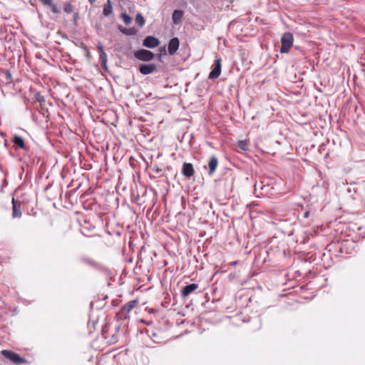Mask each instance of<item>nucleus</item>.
Segmentation results:
<instances>
[{
    "instance_id": "obj_1",
    "label": "nucleus",
    "mask_w": 365,
    "mask_h": 365,
    "mask_svg": "<svg viewBox=\"0 0 365 365\" xmlns=\"http://www.w3.org/2000/svg\"><path fill=\"white\" fill-rule=\"evenodd\" d=\"M294 37L290 32L284 33L281 38V53H288L293 46Z\"/></svg>"
},
{
    "instance_id": "obj_2",
    "label": "nucleus",
    "mask_w": 365,
    "mask_h": 365,
    "mask_svg": "<svg viewBox=\"0 0 365 365\" xmlns=\"http://www.w3.org/2000/svg\"><path fill=\"white\" fill-rule=\"evenodd\" d=\"M1 354L6 359L16 364H21L26 362V360L10 350H2Z\"/></svg>"
},
{
    "instance_id": "obj_3",
    "label": "nucleus",
    "mask_w": 365,
    "mask_h": 365,
    "mask_svg": "<svg viewBox=\"0 0 365 365\" xmlns=\"http://www.w3.org/2000/svg\"><path fill=\"white\" fill-rule=\"evenodd\" d=\"M134 56L135 58L140 61H149L154 58V53L148 50L140 49L135 52Z\"/></svg>"
},
{
    "instance_id": "obj_4",
    "label": "nucleus",
    "mask_w": 365,
    "mask_h": 365,
    "mask_svg": "<svg viewBox=\"0 0 365 365\" xmlns=\"http://www.w3.org/2000/svg\"><path fill=\"white\" fill-rule=\"evenodd\" d=\"M22 216V202L20 200L12 198V217L20 218Z\"/></svg>"
},
{
    "instance_id": "obj_5",
    "label": "nucleus",
    "mask_w": 365,
    "mask_h": 365,
    "mask_svg": "<svg viewBox=\"0 0 365 365\" xmlns=\"http://www.w3.org/2000/svg\"><path fill=\"white\" fill-rule=\"evenodd\" d=\"M221 59L217 58L215 61V67L210 71L209 74L210 79H215L217 78L221 73Z\"/></svg>"
},
{
    "instance_id": "obj_6",
    "label": "nucleus",
    "mask_w": 365,
    "mask_h": 365,
    "mask_svg": "<svg viewBox=\"0 0 365 365\" xmlns=\"http://www.w3.org/2000/svg\"><path fill=\"white\" fill-rule=\"evenodd\" d=\"M160 44V41L154 36H147L145 38L143 42V45L147 48H153L158 46Z\"/></svg>"
},
{
    "instance_id": "obj_7",
    "label": "nucleus",
    "mask_w": 365,
    "mask_h": 365,
    "mask_svg": "<svg viewBox=\"0 0 365 365\" xmlns=\"http://www.w3.org/2000/svg\"><path fill=\"white\" fill-rule=\"evenodd\" d=\"M199 285L197 284L193 283L190 284L186 286H185L180 292L181 297L182 298H185L188 297L191 293L195 292L197 289H198Z\"/></svg>"
},
{
    "instance_id": "obj_8",
    "label": "nucleus",
    "mask_w": 365,
    "mask_h": 365,
    "mask_svg": "<svg viewBox=\"0 0 365 365\" xmlns=\"http://www.w3.org/2000/svg\"><path fill=\"white\" fill-rule=\"evenodd\" d=\"M180 46L179 39L177 37H174L169 41L168 43V53L170 55H174L178 50Z\"/></svg>"
},
{
    "instance_id": "obj_9",
    "label": "nucleus",
    "mask_w": 365,
    "mask_h": 365,
    "mask_svg": "<svg viewBox=\"0 0 365 365\" xmlns=\"http://www.w3.org/2000/svg\"><path fill=\"white\" fill-rule=\"evenodd\" d=\"M156 69V66L153 63L151 64H140L139 66V71L143 75L152 73Z\"/></svg>"
},
{
    "instance_id": "obj_10",
    "label": "nucleus",
    "mask_w": 365,
    "mask_h": 365,
    "mask_svg": "<svg viewBox=\"0 0 365 365\" xmlns=\"http://www.w3.org/2000/svg\"><path fill=\"white\" fill-rule=\"evenodd\" d=\"M194 173L195 170L192 163H184L182 169V174L187 178H190L194 175Z\"/></svg>"
},
{
    "instance_id": "obj_11",
    "label": "nucleus",
    "mask_w": 365,
    "mask_h": 365,
    "mask_svg": "<svg viewBox=\"0 0 365 365\" xmlns=\"http://www.w3.org/2000/svg\"><path fill=\"white\" fill-rule=\"evenodd\" d=\"M218 166V160L215 156H212L208 162L209 175H212Z\"/></svg>"
},
{
    "instance_id": "obj_12",
    "label": "nucleus",
    "mask_w": 365,
    "mask_h": 365,
    "mask_svg": "<svg viewBox=\"0 0 365 365\" xmlns=\"http://www.w3.org/2000/svg\"><path fill=\"white\" fill-rule=\"evenodd\" d=\"M98 51L99 52L101 65L105 69H106L107 56L106 52L104 51L103 46L101 44H99L98 46Z\"/></svg>"
},
{
    "instance_id": "obj_13",
    "label": "nucleus",
    "mask_w": 365,
    "mask_h": 365,
    "mask_svg": "<svg viewBox=\"0 0 365 365\" xmlns=\"http://www.w3.org/2000/svg\"><path fill=\"white\" fill-rule=\"evenodd\" d=\"M12 142L14 143V146H16V148H19L23 150L26 149V145L24 140L22 137L15 135L14 136Z\"/></svg>"
},
{
    "instance_id": "obj_14",
    "label": "nucleus",
    "mask_w": 365,
    "mask_h": 365,
    "mask_svg": "<svg viewBox=\"0 0 365 365\" xmlns=\"http://www.w3.org/2000/svg\"><path fill=\"white\" fill-rule=\"evenodd\" d=\"M113 13V6L110 0H107L103 6V14L104 16H108Z\"/></svg>"
},
{
    "instance_id": "obj_15",
    "label": "nucleus",
    "mask_w": 365,
    "mask_h": 365,
    "mask_svg": "<svg viewBox=\"0 0 365 365\" xmlns=\"http://www.w3.org/2000/svg\"><path fill=\"white\" fill-rule=\"evenodd\" d=\"M183 16V11L182 10H175L173 13L172 19L174 24H178L180 22Z\"/></svg>"
},
{
    "instance_id": "obj_16",
    "label": "nucleus",
    "mask_w": 365,
    "mask_h": 365,
    "mask_svg": "<svg viewBox=\"0 0 365 365\" xmlns=\"http://www.w3.org/2000/svg\"><path fill=\"white\" fill-rule=\"evenodd\" d=\"M116 318L118 320H127L130 318V313L121 308L120 310L116 314Z\"/></svg>"
},
{
    "instance_id": "obj_17",
    "label": "nucleus",
    "mask_w": 365,
    "mask_h": 365,
    "mask_svg": "<svg viewBox=\"0 0 365 365\" xmlns=\"http://www.w3.org/2000/svg\"><path fill=\"white\" fill-rule=\"evenodd\" d=\"M81 261L83 263L86 264L88 266L92 267H97V266H98V263L94 259H93L88 257H86V256L81 257Z\"/></svg>"
},
{
    "instance_id": "obj_18",
    "label": "nucleus",
    "mask_w": 365,
    "mask_h": 365,
    "mask_svg": "<svg viewBox=\"0 0 365 365\" xmlns=\"http://www.w3.org/2000/svg\"><path fill=\"white\" fill-rule=\"evenodd\" d=\"M118 29L122 32L123 34L128 35V36H132L135 35L137 34V30L135 28H129L126 29L122 26H119Z\"/></svg>"
},
{
    "instance_id": "obj_19",
    "label": "nucleus",
    "mask_w": 365,
    "mask_h": 365,
    "mask_svg": "<svg viewBox=\"0 0 365 365\" xmlns=\"http://www.w3.org/2000/svg\"><path fill=\"white\" fill-rule=\"evenodd\" d=\"M76 220L78 222L79 226L81 227H86V225L89 224L88 220L79 213L76 214Z\"/></svg>"
},
{
    "instance_id": "obj_20",
    "label": "nucleus",
    "mask_w": 365,
    "mask_h": 365,
    "mask_svg": "<svg viewBox=\"0 0 365 365\" xmlns=\"http://www.w3.org/2000/svg\"><path fill=\"white\" fill-rule=\"evenodd\" d=\"M249 140H240L237 141V147L242 151H247L249 149Z\"/></svg>"
},
{
    "instance_id": "obj_21",
    "label": "nucleus",
    "mask_w": 365,
    "mask_h": 365,
    "mask_svg": "<svg viewBox=\"0 0 365 365\" xmlns=\"http://www.w3.org/2000/svg\"><path fill=\"white\" fill-rule=\"evenodd\" d=\"M138 304L137 300L130 301L126 303L122 308L125 309L128 313Z\"/></svg>"
},
{
    "instance_id": "obj_22",
    "label": "nucleus",
    "mask_w": 365,
    "mask_h": 365,
    "mask_svg": "<svg viewBox=\"0 0 365 365\" xmlns=\"http://www.w3.org/2000/svg\"><path fill=\"white\" fill-rule=\"evenodd\" d=\"M308 236L306 235L305 232H303L299 237H297L295 240L297 244H305L307 242Z\"/></svg>"
},
{
    "instance_id": "obj_23",
    "label": "nucleus",
    "mask_w": 365,
    "mask_h": 365,
    "mask_svg": "<svg viewBox=\"0 0 365 365\" xmlns=\"http://www.w3.org/2000/svg\"><path fill=\"white\" fill-rule=\"evenodd\" d=\"M135 22L140 27L143 26L145 24L144 17L140 14H138L135 16Z\"/></svg>"
},
{
    "instance_id": "obj_24",
    "label": "nucleus",
    "mask_w": 365,
    "mask_h": 365,
    "mask_svg": "<svg viewBox=\"0 0 365 365\" xmlns=\"http://www.w3.org/2000/svg\"><path fill=\"white\" fill-rule=\"evenodd\" d=\"M120 16L125 24H129L132 21V18L126 13H122Z\"/></svg>"
},
{
    "instance_id": "obj_25",
    "label": "nucleus",
    "mask_w": 365,
    "mask_h": 365,
    "mask_svg": "<svg viewBox=\"0 0 365 365\" xmlns=\"http://www.w3.org/2000/svg\"><path fill=\"white\" fill-rule=\"evenodd\" d=\"M63 10L66 13L70 14L73 11V6L70 3H66L64 4Z\"/></svg>"
},
{
    "instance_id": "obj_26",
    "label": "nucleus",
    "mask_w": 365,
    "mask_h": 365,
    "mask_svg": "<svg viewBox=\"0 0 365 365\" xmlns=\"http://www.w3.org/2000/svg\"><path fill=\"white\" fill-rule=\"evenodd\" d=\"M44 5L49 6L51 4L52 0H40Z\"/></svg>"
},
{
    "instance_id": "obj_27",
    "label": "nucleus",
    "mask_w": 365,
    "mask_h": 365,
    "mask_svg": "<svg viewBox=\"0 0 365 365\" xmlns=\"http://www.w3.org/2000/svg\"><path fill=\"white\" fill-rule=\"evenodd\" d=\"M81 234H82L83 235H84V236H86V237H93V236H95V235H94V234H93V235H91V234L86 233V232H82V231H81Z\"/></svg>"
},
{
    "instance_id": "obj_28",
    "label": "nucleus",
    "mask_w": 365,
    "mask_h": 365,
    "mask_svg": "<svg viewBox=\"0 0 365 365\" xmlns=\"http://www.w3.org/2000/svg\"><path fill=\"white\" fill-rule=\"evenodd\" d=\"M309 216V211H307L305 213H304V217H308Z\"/></svg>"
},
{
    "instance_id": "obj_29",
    "label": "nucleus",
    "mask_w": 365,
    "mask_h": 365,
    "mask_svg": "<svg viewBox=\"0 0 365 365\" xmlns=\"http://www.w3.org/2000/svg\"><path fill=\"white\" fill-rule=\"evenodd\" d=\"M96 0H88L91 4H93Z\"/></svg>"
},
{
    "instance_id": "obj_30",
    "label": "nucleus",
    "mask_w": 365,
    "mask_h": 365,
    "mask_svg": "<svg viewBox=\"0 0 365 365\" xmlns=\"http://www.w3.org/2000/svg\"><path fill=\"white\" fill-rule=\"evenodd\" d=\"M293 234H294V232H287V235H288L289 236L292 235Z\"/></svg>"
},
{
    "instance_id": "obj_31",
    "label": "nucleus",
    "mask_w": 365,
    "mask_h": 365,
    "mask_svg": "<svg viewBox=\"0 0 365 365\" xmlns=\"http://www.w3.org/2000/svg\"><path fill=\"white\" fill-rule=\"evenodd\" d=\"M53 12H57V10H56V7H53Z\"/></svg>"
}]
</instances>
